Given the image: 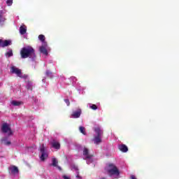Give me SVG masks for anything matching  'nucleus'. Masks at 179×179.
Masks as SVG:
<instances>
[{"instance_id":"nucleus-12","label":"nucleus","mask_w":179,"mask_h":179,"mask_svg":"<svg viewBox=\"0 0 179 179\" xmlns=\"http://www.w3.org/2000/svg\"><path fill=\"white\" fill-rule=\"evenodd\" d=\"M118 149L123 153H127V152H128V147L124 144L118 145Z\"/></svg>"},{"instance_id":"nucleus-32","label":"nucleus","mask_w":179,"mask_h":179,"mask_svg":"<svg viewBox=\"0 0 179 179\" xmlns=\"http://www.w3.org/2000/svg\"><path fill=\"white\" fill-rule=\"evenodd\" d=\"M59 170H61V167L58 166Z\"/></svg>"},{"instance_id":"nucleus-2","label":"nucleus","mask_w":179,"mask_h":179,"mask_svg":"<svg viewBox=\"0 0 179 179\" xmlns=\"http://www.w3.org/2000/svg\"><path fill=\"white\" fill-rule=\"evenodd\" d=\"M106 170L110 177H112L113 178H118V176H120V171H118V169H117V166H115V165L109 164L106 167Z\"/></svg>"},{"instance_id":"nucleus-21","label":"nucleus","mask_w":179,"mask_h":179,"mask_svg":"<svg viewBox=\"0 0 179 179\" xmlns=\"http://www.w3.org/2000/svg\"><path fill=\"white\" fill-rule=\"evenodd\" d=\"M6 3L8 5V6H12V3H13V0H7L6 1Z\"/></svg>"},{"instance_id":"nucleus-25","label":"nucleus","mask_w":179,"mask_h":179,"mask_svg":"<svg viewBox=\"0 0 179 179\" xmlns=\"http://www.w3.org/2000/svg\"><path fill=\"white\" fill-rule=\"evenodd\" d=\"M3 22V17H2V10L0 11V22Z\"/></svg>"},{"instance_id":"nucleus-26","label":"nucleus","mask_w":179,"mask_h":179,"mask_svg":"<svg viewBox=\"0 0 179 179\" xmlns=\"http://www.w3.org/2000/svg\"><path fill=\"white\" fill-rule=\"evenodd\" d=\"M90 108H92V110H96L97 108V106L93 104L90 106Z\"/></svg>"},{"instance_id":"nucleus-1","label":"nucleus","mask_w":179,"mask_h":179,"mask_svg":"<svg viewBox=\"0 0 179 179\" xmlns=\"http://www.w3.org/2000/svg\"><path fill=\"white\" fill-rule=\"evenodd\" d=\"M21 58H30L32 61H34L36 58V53L34 52V49L31 46L24 47L20 51Z\"/></svg>"},{"instance_id":"nucleus-16","label":"nucleus","mask_w":179,"mask_h":179,"mask_svg":"<svg viewBox=\"0 0 179 179\" xmlns=\"http://www.w3.org/2000/svg\"><path fill=\"white\" fill-rule=\"evenodd\" d=\"M10 103L12 106H14V107H19V106H22V104H23L22 101H12Z\"/></svg>"},{"instance_id":"nucleus-15","label":"nucleus","mask_w":179,"mask_h":179,"mask_svg":"<svg viewBox=\"0 0 179 179\" xmlns=\"http://www.w3.org/2000/svg\"><path fill=\"white\" fill-rule=\"evenodd\" d=\"M20 34H22V36L25 34L27 33V27H26V25H22L20 27Z\"/></svg>"},{"instance_id":"nucleus-4","label":"nucleus","mask_w":179,"mask_h":179,"mask_svg":"<svg viewBox=\"0 0 179 179\" xmlns=\"http://www.w3.org/2000/svg\"><path fill=\"white\" fill-rule=\"evenodd\" d=\"M83 159L86 160L87 164H90L93 162V158L92 155H89V150L87 148L83 149Z\"/></svg>"},{"instance_id":"nucleus-22","label":"nucleus","mask_w":179,"mask_h":179,"mask_svg":"<svg viewBox=\"0 0 179 179\" xmlns=\"http://www.w3.org/2000/svg\"><path fill=\"white\" fill-rule=\"evenodd\" d=\"M80 131L81 132V134H83V135H86V132L85 131V127H80Z\"/></svg>"},{"instance_id":"nucleus-17","label":"nucleus","mask_w":179,"mask_h":179,"mask_svg":"<svg viewBox=\"0 0 179 179\" xmlns=\"http://www.w3.org/2000/svg\"><path fill=\"white\" fill-rule=\"evenodd\" d=\"M52 164L54 167H57L58 166V160L55 157L52 158Z\"/></svg>"},{"instance_id":"nucleus-19","label":"nucleus","mask_w":179,"mask_h":179,"mask_svg":"<svg viewBox=\"0 0 179 179\" xmlns=\"http://www.w3.org/2000/svg\"><path fill=\"white\" fill-rule=\"evenodd\" d=\"M6 57H13V52H12L11 49H9L7 52L6 53Z\"/></svg>"},{"instance_id":"nucleus-27","label":"nucleus","mask_w":179,"mask_h":179,"mask_svg":"<svg viewBox=\"0 0 179 179\" xmlns=\"http://www.w3.org/2000/svg\"><path fill=\"white\" fill-rule=\"evenodd\" d=\"M64 101H65L66 104H67V106H69V104H70L69 99H64Z\"/></svg>"},{"instance_id":"nucleus-33","label":"nucleus","mask_w":179,"mask_h":179,"mask_svg":"<svg viewBox=\"0 0 179 179\" xmlns=\"http://www.w3.org/2000/svg\"><path fill=\"white\" fill-rule=\"evenodd\" d=\"M0 86H1V84H0Z\"/></svg>"},{"instance_id":"nucleus-6","label":"nucleus","mask_w":179,"mask_h":179,"mask_svg":"<svg viewBox=\"0 0 179 179\" xmlns=\"http://www.w3.org/2000/svg\"><path fill=\"white\" fill-rule=\"evenodd\" d=\"M1 131L3 134H8V135H12V130L10 129V126L7 123H4L2 125Z\"/></svg>"},{"instance_id":"nucleus-29","label":"nucleus","mask_w":179,"mask_h":179,"mask_svg":"<svg viewBox=\"0 0 179 179\" xmlns=\"http://www.w3.org/2000/svg\"><path fill=\"white\" fill-rule=\"evenodd\" d=\"M30 86H31V83H28L27 89H31Z\"/></svg>"},{"instance_id":"nucleus-28","label":"nucleus","mask_w":179,"mask_h":179,"mask_svg":"<svg viewBox=\"0 0 179 179\" xmlns=\"http://www.w3.org/2000/svg\"><path fill=\"white\" fill-rule=\"evenodd\" d=\"M64 179H71V177L68 176H63Z\"/></svg>"},{"instance_id":"nucleus-3","label":"nucleus","mask_w":179,"mask_h":179,"mask_svg":"<svg viewBox=\"0 0 179 179\" xmlns=\"http://www.w3.org/2000/svg\"><path fill=\"white\" fill-rule=\"evenodd\" d=\"M95 136L93 139L95 145H99L101 142V136H103V129L99 126L94 128Z\"/></svg>"},{"instance_id":"nucleus-5","label":"nucleus","mask_w":179,"mask_h":179,"mask_svg":"<svg viewBox=\"0 0 179 179\" xmlns=\"http://www.w3.org/2000/svg\"><path fill=\"white\" fill-rule=\"evenodd\" d=\"M11 73H15L17 76L19 78H22L23 79H26V78H27V76H26V74H22V71H20V69H17L16 66L11 67Z\"/></svg>"},{"instance_id":"nucleus-20","label":"nucleus","mask_w":179,"mask_h":179,"mask_svg":"<svg viewBox=\"0 0 179 179\" xmlns=\"http://www.w3.org/2000/svg\"><path fill=\"white\" fill-rule=\"evenodd\" d=\"M1 141L3 142V143H4V145H10V141H8V138H3L1 140Z\"/></svg>"},{"instance_id":"nucleus-7","label":"nucleus","mask_w":179,"mask_h":179,"mask_svg":"<svg viewBox=\"0 0 179 179\" xmlns=\"http://www.w3.org/2000/svg\"><path fill=\"white\" fill-rule=\"evenodd\" d=\"M40 152H41V156L40 159L42 160V162H44L47 157H48V154L45 152V148H44V144H42L41 148H40Z\"/></svg>"},{"instance_id":"nucleus-23","label":"nucleus","mask_w":179,"mask_h":179,"mask_svg":"<svg viewBox=\"0 0 179 179\" xmlns=\"http://www.w3.org/2000/svg\"><path fill=\"white\" fill-rule=\"evenodd\" d=\"M46 75L47 76H48L49 78H52V73L50 72V71H46Z\"/></svg>"},{"instance_id":"nucleus-14","label":"nucleus","mask_w":179,"mask_h":179,"mask_svg":"<svg viewBox=\"0 0 179 179\" xmlns=\"http://www.w3.org/2000/svg\"><path fill=\"white\" fill-rule=\"evenodd\" d=\"M51 145L52 146V148H54L55 149H59L61 148V144H59V142L54 140L52 143Z\"/></svg>"},{"instance_id":"nucleus-9","label":"nucleus","mask_w":179,"mask_h":179,"mask_svg":"<svg viewBox=\"0 0 179 179\" xmlns=\"http://www.w3.org/2000/svg\"><path fill=\"white\" fill-rule=\"evenodd\" d=\"M80 114H82V110L80 109H78L73 112V113L70 116V118H79V117H80Z\"/></svg>"},{"instance_id":"nucleus-24","label":"nucleus","mask_w":179,"mask_h":179,"mask_svg":"<svg viewBox=\"0 0 179 179\" xmlns=\"http://www.w3.org/2000/svg\"><path fill=\"white\" fill-rule=\"evenodd\" d=\"M70 80H71L73 83H75L76 82V77H71Z\"/></svg>"},{"instance_id":"nucleus-11","label":"nucleus","mask_w":179,"mask_h":179,"mask_svg":"<svg viewBox=\"0 0 179 179\" xmlns=\"http://www.w3.org/2000/svg\"><path fill=\"white\" fill-rule=\"evenodd\" d=\"M40 51L41 54H43V55H48V49H47V46H41Z\"/></svg>"},{"instance_id":"nucleus-8","label":"nucleus","mask_w":179,"mask_h":179,"mask_svg":"<svg viewBox=\"0 0 179 179\" xmlns=\"http://www.w3.org/2000/svg\"><path fill=\"white\" fill-rule=\"evenodd\" d=\"M9 174L10 176H16V174H19V169L16 166H10L8 168Z\"/></svg>"},{"instance_id":"nucleus-13","label":"nucleus","mask_w":179,"mask_h":179,"mask_svg":"<svg viewBox=\"0 0 179 179\" xmlns=\"http://www.w3.org/2000/svg\"><path fill=\"white\" fill-rule=\"evenodd\" d=\"M12 44V41L10 40H5L3 41L0 39V45H10Z\"/></svg>"},{"instance_id":"nucleus-18","label":"nucleus","mask_w":179,"mask_h":179,"mask_svg":"<svg viewBox=\"0 0 179 179\" xmlns=\"http://www.w3.org/2000/svg\"><path fill=\"white\" fill-rule=\"evenodd\" d=\"M71 170L73 171H76V173L78 174L79 173V171H78V166L75 164H72L71 165Z\"/></svg>"},{"instance_id":"nucleus-10","label":"nucleus","mask_w":179,"mask_h":179,"mask_svg":"<svg viewBox=\"0 0 179 179\" xmlns=\"http://www.w3.org/2000/svg\"><path fill=\"white\" fill-rule=\"evenodd\" d=\"M38 40H40V41H41L43 45H48V43L47 41H45V36L41 34L38 36Z\"/></svg>"},{"instance_id":"nucleus-30","label":"nucleus","mask_w":179,"mask_h":179,"mask_svg":"<svg viewBox=\"0 0 179 179\" xmlns=\"http://www.w3.org/2000/svg\"><path fill=\"white\" fill-rule=\"evenodd\" d=\"M76 178H80V176H79V174H77Z\"/></svg>"},{"instance_id":"nucleus-31","label":"nucleus","mask_w":179,"mask_h":179,"mask_svg":"<svg viewBox=\"0 0 179 179\" xmlns=\"http://www.w3.org/2000/svg\"><path fill=\"white\" fill-rule=\"evenodd\" d=\"M42 82H45V78H43V80H42Z\"/></svg>"}]
</instances>
